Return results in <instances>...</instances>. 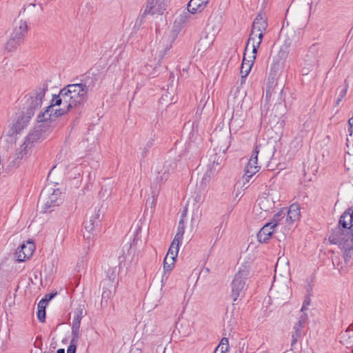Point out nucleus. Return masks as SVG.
<instances>
[{
  "label": "nucleus",
  "instance_id": "obj_1",
  "mask_svg": "<svg viewBox=\"0 0 353 353\" xmlns=\"http://www.w3.org/2000/svg\"><path fill=\"white\" fill-rule=\"evenodd\" d=\"M328 240L343 251L344 262L335 256L332 264L341 275L345 274L353 265V208H347L342 214L338 225L330 231Z\"/></svg>",
  "mask_w": 353,
  "mask_h": 353
},
{
  "label": "nucleus",
  "instance_id": "obj_2",
  "mask_svg": "<svg viewBox=\"0 0 353 353\" xmlns=\"http://www.w3.org/2000/svg\"><path fill=\"white\" fill-rule=\"evenodd\" d=\"M88 87L83 83L69 84L62 88L54 103L63 104L55 111L57 115H63L73 108L83 105L88 99Z\"/></svg>",
  "mask_w": 353,
  "mask_h": 353
},
{
  "label": "nucleus",
  "instance_id": "obj_3",
  "mask_svg": "<svg viewBox=\"0 0 353 353\" xmlns=\"http://www.w3.org/2000/svg\"><path fill=\"white\" fill-rule=\"evenodd\" d=\"M12 26V32L5 46V49L8 52L14 51L23 41L24 37L28 32V23L25 20L15 19Z\"/></svg>",
  "mask_w": 353,
  "mask_h": 353
},
{
  "label": "nucleus",
  "instance_id": "obj_4",
  "mask_svg": "<svg viewBox=\"0 0 353 353\" xmlns=\"http://www.w3.org/2000/svg\"><path fill=\"white\" fill-rule=\"evenodd\" d=\"M48 89V84L43 83L26 96L25 108L26 109L27 114L33 116L35 110L41 108L42 100Z\"/></svg>",
  "mask_w": 353,
  "mask_h": 353
},
{
  "label": "nucleus",
  "instance_id": "obj_5",
  "mask_svg": "<svg viewBox=\"0 0 353 353\" xmlns=\"http://www.w3.org/2000/svg\"><path fill=\"white\" fill-rule=\"evenodd\" d=\"M249 275V270L246 268L239 269L234 275L231 283V296L234 302L238 298L244 296L247 290L246 281Z\"/></svg>",
  "mask_w": 353,
  "mask_h": 353
},
{
  "label": "nucleus",
  "instance_id": "obj_6",
  "mask_svg": "<svg viewBox=\"0 0 353 353\" xmlns=\"http://www.w3.org/2000/svg\"><path fill=\"white\" fill-rule=\"evenodd\" d=\"M176 166L174 160H168L163 165L157 168L156 176L151 183V189L154 191V194H159L161 185L168 179L170 172H172Z\"/></svg>",
  "mask_w": 353,
  "mask_h": 353
},
{
  "label": "nucleus",
  "instance_id": "obj_7",
  "mask_svg": "<svg viewBox=\"0 0 353 353\" xmlns=\"http://www.w3.org/2000/svg\"><path fill=\"white\" fill-rule=\"evenodd\" d=\"M50 128L47 123H41L35 127L26 137L27 143H30L32 147L35 143L41 142L49 134Z\"/></svg>",
  "mask_w": 353,
  "mask_h": 353
},
{
  "label": "nucleus",
  "instance_id": "obj_8",
  "mask_svg": "<svg viewBox=\"0 0 353 353\" xmlns=\"http://www.w3.org/2000/svg\"><path fill=\"white\" fill-rule=\"evenodd\" d=\"M167 0H148L146 8L141 17L149 14L151 15H161L166 10Z\"/></svg>",
  "mask_w": 353,
  "mask_h": 353
},
{
  "label": "nucleus",
  "instance_id": "obj_9",
  "mask_svg": "<svg viewBox=\"0 0 353 353\" xmlns=\"http://www.w3.org/2000/svg\"><path fill=\"white\" fill-rule=\"evenodd\" d=\"M259 152V147L256 146L245 166V174L243 178L246 182H249L250 179L259 170L260 166L258 165Z\"/></svg>",
  "mask_w": 353,
  "mask_h": 353
},
{
  "label": "nucleus",
  "instance_id": "obj_10",
  "mask_svg": "<svg viewBox=\"0 0 353 353\" xmlns=\"http://www.w3.org/2000/svg\"><path fill=\"white\" fill-rule=\"evenodd\" d=\"M267 28L268 23L266 18L262 14H258L252 23V30L245 48V51H247L250 42L254 41V34H255V32H265Z\"/></svg>",
  "mask_w": 353,
  "mask_h": 353
},
{
  "label": "nucleus",
  "instance_id": "obj_11",
  "mask_svg": "<svg viewBox=\"0 0 353 353\" xmlns=\"http://www.w3.org/2000/svg\"><path fill=\"white\" fill-rule=\"evenodd\" d=\"M35 250V245L32 241H27L21 244L15 252L16 260L18 262H23L30 259Z\"/></svg>",
  "mask_w": 353,
  "mask_h": 353
},
{
  "label": "nucleus",
  "instance_id": "obj_12",
  "mask_svg": "<svg viewBox=\"0 0 353 353\" xmlns=\"http://www.w3.org/2000/svg\"><path fill=\"white\" fill-rule=\"evenodd\" d=\"M274 208V201L273 198L269 195H262L257 200V205L254 206V211L259 214L261 217L265 216L263 212H270Z\"/></svg>",
  "mask_w": 353,
  "mask_h": 353
},
{
  "label": "nucleus",
  "instance_id": "obj_13",
  "mask_svg": "<svg viewBox=\"0 0 353 353\" xmlns=\"http://www.w3.org/2000/svg\"><path fill=\"white\" fill-rule=\"evenodd\" d=\"M58 99V95H54L51 104L46 108V110L38 116V121L41 123L46 122L48 121L52 120L53 118L60 117L61 115H57L55 111L57 109H54V106L59 105L63 107V104H56L54 102Z\"/></svg>",
  "mask_w": 353,
  "mask_h": 353
},
{
  "label": "nucleus",
  "instance_id": "obj_14",
  "mask_svg": "<svg viewBox=\"0 0 353 353\" xmlns=\"http://www.w3.org/2000/svg\"><path fill=\"white\" fill-rule=\"evenodd\" d=\"M300 207L298 203H292L288 209H286V217L285 218V226L292 225L300 218Z\"/></svg>",
  "mask_w": 353,
  "mask_h": 353
},
{
  "label": "nucleus",
  "instance_id": "obj_15",
  "mask_svg": "<svg viewBox=\"0 0 353 353\" xmlns=\"http://www.w3.org/2000/svg\"><path fill=\"white\" fill-rule=\"evenodd\" d=\"M272 223H268L263 225L257 234V239L260 243H267L274 231Z\"/></svg>",
  "mask_w": 353,
  "mask_h": 353
},
{
  "label": "nucleus",
  "instance_id": "obj_16",
  "mask_svg": "<svg viewBox=\"0 0 353 353\" xmlns=\"http://www.w3.org/2000/svg\"><path fill=\"white\" fill-rule=\"evenodd\" d=\"M210 0H190L187 9L191 14L201 12L209 3Z\"/></svg>",
  "mask_w": 353,
  "mask_h": 353
},
{
  "label": "nucleus",
  "instance_id": "obj_17",
  "mask_svg": "<svg viewBox=\"0 0 353 353\" xmlns=\"http://www.w3.org/2000/svg\"><path fill=\"white\" fill-rule=\"evenodd\" d=\"M277 91L281 94L283 92L282 88H277V84L274 83L273 78L271 79L269 78L267 82L266 91H265V99L267 101H270L271 97L273 94H276Z\"/></svg>",
  "mask_w": 353,
  "mask_h": 353
},
{
  "label": "nucleus",
  "instance_id": "obj_18",
  "mask_svg": "<svg viewBox=\"0 0 353 353\" xmlns=\"http://www.w3.org/2000/svg\"><path fill=\"white\" fill-rule=\"evenodd\" d=\"M32 116L27 114V112L25 114H21L19 117L16 123L13 125V128L16 133H19L28 123L30 119Z\"/></svg>",
  "mask_w": 353,
  "mask_h": 353
},
{
  "label": "nucleus",
  "instance_id": "obj_19",
  "mask_svg": "<svg viewBox=\"0 0 353 353\" xmlns=\"http://www.w3.org/2000/svg\"><path fill=\"white\" fill-rule=\"evenodd\" d=\"M61 192L59 189L54 190L52 193L48 196L46 203L48 208L59 205L61 203Z\"/></svg>",
  "mask_w": 353,
  "mask_h": 353
},
{
  "label": "nucleus",
  "instance_id": "obj_20",
  "mask_svg": "<svg viewBox=\"0 0 353 353\" xmlns=\"http://www.w3.org/2000/svg\"><path fill=\"white\" fill-rule=\"evenodd\" d=\"M245 52L246 51L244 50L243 61L240 70L242 79L245 78L248 75L254 63L253 60H251L250 59H248L245 57Z\"/></svg>",
  "mask_w": 353,
  "mask_h": 353
},
{
  "label": "nucleus",
  "instance_id": "obj_21",
  "mask_svg": "<svg viewBox=\"0 0 353 353\" xmlns=\"http://www.w3.org/2000/svg\"><path fill=\"white\" fill-rule=\"evenodd\" d=\"M31 148H32V146L29 143H27V141L25 139L23 144L20 145L19 148L16 152L15 161H18L17 163V165H19V161L21 160L23 157L28 154V150Z\"/></svg>",
  "mask_w": 353,
  "mask_h": 353
},
{
  "label": "nucleus",
  "instance_id": "obj_22",
  "mask_svg": "<svg viewBox=\"0 0 353 353\" xmlns=\"http://www.w3.org/2000/svg\"><path fill=\"white\" fill-rule=\"evenodd\" d=\"M191 12H187L181 14L174 21V26H173V32H177L180 30V26L185 23L188 18L190 17Z\"/></svg>",
  "mask_w": 353,
  "mask_h": 353
},
{
  "label": "nucleus",
  "instance_id": "obj_23",
  "mask_svg": "<svg viewBox=\"0 0 353 353\" xmlns=\"http://www.w3.org/2000/svg\"><path fill=\"white\" fill-rule=\"evenodd\" d=\"M286 208L281 209L276 214H274L272 221L269 222L272 223V226L276 227L279 224L285 225V218L286 217Z\"/></svg>",
  "mask_w": 353,
  "mask_h": 353
},
{
  "label": "nucleus",
  "instance_id": "obj_24",
  "mask_svg": "<svg viewBox=\"0 0 353 353\" xmlns=\"http://www.w3.org/2000/svg\"><path fill=\"white\" fill-rule=\"evenodd\" d=\"M303 325H301V323H296L293 327V332L292 334V342L291 345L293 346L296 343L298 339L301 336V329Z\"/></svg>",
  "mask_w": 353,
  "mask_h": 353
},
{
  "label": "nucleus",
  "instance_id": "obj_25",
  "mask_svg": "<svg viewBox=\"0 0 353 353\" xmlns=\"http://www.w3.org/2000/svg\"><path fill=\"white\" fill-rule=\"evenodd\" d=\"M96 232V227L90 222H84L83 236L87 239L92 238Z\"/></svg>",
  "mask_w": 353,
  "mask_h": 353
},
{
  "label": "nucleus",
  "instance_id": "obj_26",
  "mask_svg": "<svg viewBox=\"0 0 353 353\" xmlns=\"http://www.w3.org/2000/svg\"><path fill=\"white\" fill-rule=\"evenodd\" d=\"M176 258L165 256L163 261V269L165 272H170L174 266Z\"/></svg>",
  "mask_w": 353,
  "mask_h": 353
},
{
  "label": "nucleus",
  "instance_id": "obj_27",
  "mask_svg": "<svg viewBox=\"0 0 353 353\" xmlns=\"http://www.w3.org/2000/svg\"><path fill=\"white\" fill-rule=\"evenodd\" d=\"M220 348V353H225L228 350V348H229V344H228V339L225 337H223L219 345L217 346V347L216 349H219Z\"/></svg>",
  "mask_w": 353,
  "mask_h": 353
},
{
  "label": "nucleus",
  "instance_id": "obj_28",
  "mask_svg": "<svg viewBox=\"0 0 353 353\" xmlns=\"http://www.w3.org/2000/svg\"><path fill=\"white\" fill-rule=\"evenodd\" d=\"M80 336V329H72V337L70 340V344H74L77 345Z\"/></svg>",
  "mask_w": 353,
  "mask_h": 353
},
{
  "label": "nucleus",
  "instance_id": "obj_29",
  "mask_svg": "<svg viewBox=\"0 0 353 353\" xmlns=\"http://www.w3.org/2000/svg\"><path fill=\"white\" fill-rule=\"evenodd\" d=\"M184 232H185V223H184V220L183 219H181L179 222L177 232L175 235L183 238Z\"/></svg>",
  "mask_w": 353,
  "mask_h": 353
},
{
  "label": "nucleus",
  "instance_id": "obj_30",
  "mask_svg": "<svg viewBox=\"0 0 353 353\" xmlns=\"http://www.w3.org/2000/svg\"><path fill=\"white\" fill-rule=\"evenodd\" d=\"M280 64L278 59H273L270 68V74L276 75L278 70H280Z\"/></svg>",
  "mask_w": 353,
  "mask_h": 353
},
{
  "label": "nucleus",
  "instance_id": "obj_31",
  "mask_svg": "<svg viewBox=\"0 0 353 353\" xmlns=\"http://www.w3.org/2000/svg\"><path fill=\"white\" fill-rule=\"evenodd\" d=\"M159 194H154V191L152 190V196L147 199L146 205H149L151 208H154L157 202V196Z\"/></svg>",
  "mask_w": 353,
  "mask_h": 353
},
{
  "label": "nucleus",
  "instance_id": "obj_32",
  "mask_svg": "<svg viewBox=\"0 0 353 353\" xmlns=\"http://www.w3.org/2000/svg\"><path fill=\"white\" fill-rule=\"evenodd\" d=\"M182 240H183L182 237L175 235L170 245L173 246L174 248L179 249V245L181 243Z\"/></svg>",
  "mask_w": 353,
  "mask_h": 353
},
{
  "label": "nucleus",
  "instance_id": "obj_33",
  "mask_svg": "<svg viewBox=\"0 0 353 353\" xmlns=\"http://www.w3.org/2000/svg\"><path fill=\"white\" fill-rule=\"evenodd\" d=\"M345 88L341 90L339 94V97L337 99V104L339 103V102L343 99V98L347 94V88H348V84L347 83L346 81H345Z\"/></svg>",
  "mask_w": 353,
  "mask_h": 353
},
{
  "label": "nucleus",
  "instance_id": "obj_34",
  "mask_svg": "<svg viewBox=\"0 0 353 353\" xmlns=\"http://www.w3.org/2000/svg\"><path fill=\"white\" fill-rule=\"evenodd\" d=\"M179 252V248H174L173 246H170L166 256L173 258H176Z\"/></svg>",
  "mask_w": 353,
  "mask_h": 353
},
{
  "label": "nucleus",
  "instance_id": "obj_35",
  "mask_svg": "<svg viewBox=\"0 0 353 353\" xmlns=\"http://www.w3.org/2000/svg\"><path fill=\"white\" fill-rule=\"evenodd\" d=\"M37 318H38L39 321L42 323H44L46 321V310L45 309H38Z\"/></svg>",
  "mask_w": 353,
  "mask_h": 353
},
{
  "label": "nucleus",
  "instance_id": "obj_36",
  "mask_svg": "<svg viewBox=\"0 0 353 353\" xmlns=\"http://www.w3.org/2000/svg\"><path fill=\"white\" fill-rule=\"evenodd\" d=\"M259 46H260V45H259V44H256L254 43H253L252 51V56L249 57V59H250L251 60H253L254 61H255Z\"/></svg>",
  "mask_w": 353,
  "mask_h": 353
},
{
  "label": "nucleus",
  "instance_id": "obj_37",
  "mask_svg": "<svg viewBox=\"0 0 353 353\" xmlns=\"http://www.w3.org/2000/svg\"><path fill=\"white\" fill-rule=\"evenodd\" d=\"M310 301H311V300L309 296H306L305 298L303 305H302V307H301V311L302 312H303L304 311L307 310V307L310 305Z\"/></svg>",
  "mask_w": 353,
  "mask_h": 353
},
{
  "label": "nucleus",
  "instance_id": "obj_38",
  "mask_svg": "<svg viewBox=\"0 0 353 353\" xmlns=\"http://www.w3.org/2000/svg\"><path fill=\"white\" fill-rule=\"evenodd\" d=\"M101 210L99 208V209H94V210L92 212V214L90 215L91 217H93L94 219H95L97 221H98L99 222H100L101 221Z\"/></svg>",
  "mask_w": 353,
  "mask_h": 353
},
{
  "label": "nucleus",
  "instance_id": "obj_39",
  "mask_svg": "<svg viewBox=\"0 0 353 353\" xmlns=\"http://www.w3.org/2000/svg\"><path fill=\"white\" fill-rule=\"evenodd\" d=\"M81 320L79 319H74L72 323V329H80Z\"/></svg>",
  "mask_w": 353,
  "mask_h": 353
},
{
  "label": "nucleus",
  "instance_id": "obj_40",
  "mask_svg": "<svg viewBox=\"0 0 353 353\" xmlns=\"http://www.w3.org/2000/svg\"><path fill=\"white\" fill-rule=\"evenodd\" d=\"M111 296V291L110 290H104L103 292H102V301L103 300H105V301H108V299H110Z\"/></svg>",
  "mask_w": 353,
  "mask_h": 353
},
{
  "label": "nucleus",
  "instance_id": "obj_41",
  "mask_svg": "<svg viewBox=\"0 0 353 353\" xmlns=\"http://www.w3.org/2000/svg\"><path fill=\"white\" fill-rule=\"evenodd\" d=\"M264 32H255L256 37L258 38V41L256 43V44L261 45L264 37Z\"/></svg>",
  "mask_w": 353,
  "mask_h": 353
},
{
  "label": "nucleus",
  "instance_id": "obj_42",
  "mask_svg": "<svg viewBox=\"0 0 353 353\" xmlns=\"http://www.w3.org/2000/svg\"><path fill=\"white\" fill-rule=\"evenodd\" d=\"M83 318V310L82 309H78L74 312V319H79L81 321Z\"/></svg>",
  "mask_w": 353,
  "mask_h": 353
},
{
  "label": "nucleus",
  "instance_id": "obj_43",
  "mask_svg": "<svg viewBox=\"0 0 353 353\" xmlns=\"http://www.w3.org/2000/svg\"><path fill=\"white\" fill-rule=\"evenodd\" d=\"M83 318V310L82 309H78L74 312V319H79L81 321Z\"/></svg>",
  "mask_w": 353,
  "mask_h": 353
},
{
  "label": "nucleus",
  "instance_id": "obj_44",
  "mask_svg": "<svg viewBox=\"0 0 353 353\" xmlns=\"http://www.w3.org/2000/svg\"><path fill=\"white\" fill-rule=\"evenodd\" d=\"M48 302L46 299H42L38 303V309H45Z\"/></svg>",
  "mask_w": 353,
  "mask_h": 353
},
{
  "label": "nucleus",
  "instance_id": "obj_45",
  "mask_svg": "<svg viewBox=\"0 0 353 353\" xmlns=\"http://www.w3.org/2000/svg\"><path fill=\"white\" fill-rule=\"evenodd\" d=\"M77 350V345L70 344L68 347L67 353H76Z\"/></svg>",
  "mask_w": 353,
  "mask_h": 353
},
{
  "label": "nucleus",
  "instance_id": "obj_46",
  "mask_svg": "<svg viewBox=\"0 0 353 353\" xmlns=\"http://www.w3.org/2000/svg\"><path fill=\"white\" fill-rule=\"evenodd\" d=\"M348 125H349L348 130L350 132V136H352V134H353V117L349 119Z\"/></svg>",
  "mask_w": 353,
  "mask_h": 353
},
{
  "label": "nucleus",
  "instance_id": "obj_47",
  "mask_svg": "<svg viewBox=\"0 0 353 353\" xmlns=\"http://www.w3.org/2000/svg\"><path fill=\"white\" fill-rule=\"evenodd\" d=\"M307 318V314L304 313V312H303V314L301 315L299 320L298 321L297 323H301V325H303V323L305 322Z\"/></svg>",
  "mask_w": 353,
  "mask_h": 353
},
{
  "label": "nucleus",
  "instance_id": "obj_48",
  "mask_svg": "<svg viewBox=\"0 0 353 353\" xmlns=\"http://www.w3.org/2000/svg\"><path fill=\"white\" fill-rule=\"evenodd\" d=\"M57 295V292L50 293L45 295L44 299H46L47 302L52 299Z\"/></svg>",
  "mask_w": 353,
  "mask_h": 353
},
{
  "label": "nucleus",
  "instance_id": "obj_49",
  "mask_svg": "<svg viewBox=\"0 0 353 353\" xmlns=\"http://www.w3.org/2000/svg\"><path fill=\"white\" fill-rule=\"evenodd\" d=\"M85 222H90L95 227L98 226L99 223L98 221H97L95 219H94L93 217H91V216H90L89 220L85 221Z\"/></svg>",
  "mask_w": 353,
  "mask_h": 353
},
{
  "label": "nucleus",
  "instance_id": "obj_50",
  "mask_svg": "<svg viewBox=\"0 0 353 353\" xmlns=\"http://www.w3.org/2000/svg\"><path fill=\"white\" fill-rule=\"evenodd\" d=\"M148 150H149V148H148L146 147H145L143 149V151H142V156H143V157H145L147 155V154L148 152Z\"/></svg>",
  "mask_w": 353,
  "mask_h": 353
},
{
  "label": "nucleus",
  "instance_id": "obj_51",
  "mask_svg": "<svg viewBox=\"0 0 353 353\" xmlns=\"http://www.w3.org/2000/svg\"><path fill=\"white\" fill-rule=\"evenodd\" d=\"M350 330H353V325H350L345 332L344 336L347 334Z\"/></svg>",
  "mask_w": 353,
  "mask_h": 353
},
{
  "label": "nucleus",
  "instance_id": "obj_52",
  "mask_svg": "<svg viewBox=\"0 0 353 353\" xmlns=\"http://www.w3.org/2000/svg\"><path fill=\"white\" fill-rule=\"evenodd\" d=\"M153 145V140H150L147 143H146V145L145 147L148 148H150L152 147V145Z\"/></svg>",
  "mask_w": 353,
  "mask_h": 353
},
{
  "label": "nucleus",
  "instance_id": "obj_53",
  "mask_svg": "<svg viewBox=\"0 0 353 353\" xmlns=\"http://www.w3.org/2000/svg\"><path fill=\"white\" fill-rule=\"evenodd\" d=\"M57 353H65V350L63 348H60L57 351Z\"/></svg>",
  "mask_w": 353,
  "mask_h": 353
},
{
  "label": "nucleus",
  "instance_id": "obj_54",
  "mask_svg": "<svg viewBox=\"0 0 353 353\" xmlns=\"http://www.w3.org/2000/svg\"><path fill=\"white\" fill-rule=\"evenodd\" d=\"M186 216V211H183L182 214H181V219H183Z\"/></svg>",
  "mask_w": 353,
  "mask_h": 353
},
{
  "label": "nucleus",
  "instance_id": "obj_55",
  "mask_svg": "<svg viewBox=\"0 0 353 353\" xmlns=\"http://www.w3.org/2000/svg\"><path fill=\"white\" fill-rule=\"evenodd\" d=\"M204 41V40L203 39H201L199 41V45H202V43Z\"/></svg>",
  "mask_w": 353,
  "mask_h": 353
},
{
  "label": "nucleus",
  "instance_id": "obj_56",
  "mask_svg": "<svg viewBox=\"0 0 353 353\" xmlns=\"http://www.w3.org/2000/svg\"><path fill=\"white\" fill-rule=\"evenodd\" d=\"M216 155H214V160H213V165H214V163H215V159H216Z\"/></svg>",
  "mask_w": 353,
  "mask_h": 353
},
{
  "label": "nucleus",
  "instance_id": "obj_57",
  "mask_svg": "<svg viewBox=\"0 0 353 353\" xmlns=\"http://www.w3.org/2000/svg\"><path fill=\"white\" fill-rule=\"evenodd\" d=\"M254 39L257 37H256V34H254Z\"/></svg>",
  "mask_w": 353,
  "mask_h": 353
}]
</instances>
